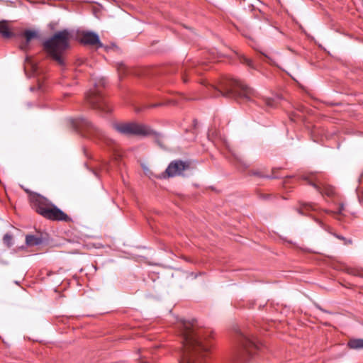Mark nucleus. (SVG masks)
I'll use <instances>...</instances> for the list:
<instances>
[{"mask_svg": "<svg viewBox=\"0 0 363 363\" xmlns=\"http://www.w3.org/2000/svg\"><path fill=\"white\" fill-rule=\"evenodd\" d=\"M178 328L183 345L179 363H206L213 347L212 331L196 320H182Z\"/></svg>", "mask_w": 363, "mask_h": 363, "instance_id": "1", "label": "nucleus"}, {"mask_svg": "<svg viewBox=\"0 0 363 363\" xmlns=\"http://www.w3.org/2000/svg\"><path fill=\"white\" fill-rule=\"evenodd\" d=\"M208 89L213 97L222 95L227 98L245 101H251L256 97V92L253 89L248 87L238 80L233 79H223L219 87L210 84Z\"/></svg>", "mask_w": 363, "mask_h": 363, "instance_id": "2", "label": "nucleus"}, {"mask_svg": "<svg viewBox=\"0 0 363 363\" xmlns=\"http://www.w3.org/2000/svg\"><path fill=\"white\" fill-rule=\"evenodd\" d=\"M72 33L67 29L55 33L43 43L44 50L60 65H64V52L69 47Z\"/></svg>", "mask_w": 363, "mask_h": 363, "instance_id": "3", "label": "nucleus"}, {"mask_svg": "<svg viewBox=\"0 0 363 363\" xmlns=\"http://www.w3.org/2000/svg\"><path fill=\"white\" fill-rule=\"evenodd\" d=\"M235 342L232 357L233 363L249 362L259 348L254 336L241 331L237 333Z\"/></svg>", "mask_w": 363, "mask_h": 363, "instance_id": "4", "label": "nucleus"}, {"mask_svg": "<svg viewBox=\"0 0 363 363\" xmlns=\"http://www.w3.org/2000/svg\"><path fill=\"white\" fill-rule=\"evenodd\" d=\"M72 126L82 135L99 145L111 146L113 141L108 138L103 130L86 118H79L72 120Z\"/></svg>", "mask_w": 363, "mask_h": 363, "instance_id": "5", "label": "nucleus"}, {"mask_svg": "<svg viewBox=\"0 0 363 363\" xmlns=\"http://www.w3.org/2000/svg\"><path fill=\"white\" fill-rule=\"evenodd\" d=\"M113 128L118 133L126 135H148L151 130L146 125L136 123H116Z\"/></svg>", "mask_w": 363, "mask_h": 363, "instance_id": "6", "label": "nucleus"}, {"mask_svg": "<svg viewBox=\"0 0 363 363\" xmlns=\"http://www.w3.org/2000/svg\"><path fill=\"white\" fill-rule=\"evenodd\" d=\"M86 101L93 108L105 113H108L111 111V108L108 106L106 99L97 86L94 87L93 90H91L86 95Z\"/></svg>", "mask_w": 363, "mask_h": 363, "instance_id": "7", "label": "nucleus"}, {"mask_svg": "<svg viewBox=\"0 0 363 363\" xmlns=\"http://www.w3.org/2000/svg\"><path fill=\"white\" fill-rule=\"evenodd\" d=\"M30 206L38 214L42 216L44 211H47L52 203L48 199L37 193L29 194Z\"/></svg>", "mask_w": 363, "mask_h": 363, "instance_id": "8", "label": "nucleus"}, {"mask_svg": "<svg viewBox=\"0 0 363 363\" xmlns=\"http://www.w3.org/2000/svg\"><path fill=\"white\" fill-rule=\"evenodd\" d=\"M24 70L26 74L29 77H38L37 79L38 89L44 91L42 78L40 77V70L38 64L32 59L31 57L27 56L24 64Z\"/></svg>", "mask_w": 363, "mask_h": 363, "instance_id": "9", "label": "nucleus"}, {"mask_svg": "<svg viewBox=\"0 0 363 363\" xmlns=\"http://www.w3.org/2000/svg\"><path fill=\"white\" fill-rule=\"evenodd\" d=\"M189 167V163L182 160L172 161L162 173V177H173L181 175L183 172Z\"/></svg>", "mask_w": 363, "mask_h": 363, "instance_id": "10", "label": "nucleus"}, {"mask_svg": "<svg viewBox=\"0 0 363 363\" xmlns=\"http://www.w3.org/2000/svg\"><path fill=\"white\" fill-rule=\"evenodd\" d=\"M42 216L50 220L65 221L67 223L72 221V218L69 216L53 203H52L51 206H50L47 211L43 212Z\"/></svg>", "mask_w": 363, "mask_h": 363, "instance_id": "11", "label": "nucleus"}, {"mask_svg": "<svg viewBox=\"0 0 363 363\" xmlns=\"http://www.w3.org/2000/svg\"><path fill=\"white\" fill-rule=\"evenodd\" d=\"M77 36L80 43L84 45L96 46L97 48L103 47L98 35L94 32L82 31L78 33Z\"/></svg>", "mask_w": 363, "mask_h": 363, "instance_id": "12", "label": "nucleus"}, {"mask_svg": "<svg viewBox=\"0 0 363 363\" xmlns=\"http://www.w3.org/2000/svg\"><path fill=\"white\" fill-rule=\"evenodd\" d=\"M22 36L24 39L21 42L19 48L25 52L30 48L31 44L34 40L39 38L38 33L33 30H26L22 33Z\"/></svg>", "mask_w": 363, "mask_h": 363, "instance_id": "13", "label": "nucleus"}, {"mask_svg": "<svg viewBox=\"0 0 363 363\" xmlns=\"http://www.w3.org/2000/svg\"><path fill=\"white\" fill-rule=\"evenodd\" d=\"M303 179L308 180L309 184L314 186V188H315L320 193L325 194L328 196H331L334 194L335 191L333 187L330 186H325L323 189H321L318 184L313 182L312 179L309 178L308 177H305Z\"/></svg>", "mask_w": 363, "mask_h": 363, "instance_id": "14", "label": "nucleus"}, {"mask_svg": "<svg viewBox=\"0 0 363 363\" xmlns=\"http://www.w3.org/2000/svg\"><path fill=\"white\" fill-rule=\"evenodd\" d=\"M0 34L5 39L11 38L14 33L11 31L9 23L6 21H0Z\"/></svg>", "mask_w": 363, "mask_h": 363, "instance_id": "15", "label": "nucleus"}, {"mask_svg": "<svg viewBox=\"0 0 363 363\" xmlns=\"http://www.w3.org/2000/svg\"><path fill=\"white\" fill-rule=\"evenodd\" d=\"M249 174L252 176H255L257 177H269V170L265 167H258L256 169H252L249 172Z\"/></svg>", "mask_w": 363, "mask_h": 363, "instance_id": "16", "label": "nucleus"}, {"mask_svg": "<svg viewBox=\"0 0 363 363\" xmlns=\"http://www.w3.org/2000/svg\"><path fill=\"white\" fill-rule=\"evenodd\" d=\"M42 242V238L38 236L27 235L26 237V245L29 247L39 245Z\"/></svg>", "mask_w": 363, "mask_h": 363, "instance_id": "17", "label": "nucleus"}, {"mask_svg": "<svg viewBox=\"0 0 363 363\" xmlns=\"http://www.w3.org/2000/svg\"><path fill=\"white\" fill-rule=\"evenodd\" d=\"M348 346L352 349H362L363 348L362 339H353L348 342Z\"/></svg>", "mask_w": 363, "mask_h": 363, "instance_id": "18", "label": "nucleus"}, {"mask_svg": "<svg viewBox=\"0 0 363 363\" xmlns=\"http://www.w3.org/2000/svg\"><path fill=\"white\" fill-rule=\"evenodd\" d=\"M240 62L241 63H243V64H246L248 67L252 68V69H256V67H255V65H254V62H252V60L250 58H247V57L245 56H242L240 57Z\"/></svg>", "mask_w": 363, "mask_h": 363, "instance_id": "19", "label": "nucleus"}, {"mask_svg": "<svg viewBox=\"0 0 363 363\" xmlns=\"http://www.w3.org/2000/svg\"><path fill=\"white\" fill-rule=\"evenodd\" d=\"M315 206L311 204H305L303 206V207L299 210V213L301 214L306 213V211H315Z\"/></svg>", "mask_w": 363, "mask_h": 363, "instance_id": "20", "label": "nucleus"}, {"mask_svg": "<svg viewBox=\"0 0 363 363\" xmlns=\"http://www.w3.org/2000/svg\"><path fill=\"white\" fill-rule=\"evenodd\" d=\"M251 46L258 52H259L266 59V61L270 64L271 58L262 50V48L257 45H251Z\"/></svg>", "mask_w": 363, "mask_h": 363, "instance_id": "21", "label": "nucleus"}, {"mask_svg": "<svg viewBox=\"0 0 363 363\" xmlns=\"http://www.w3.org/2000/svg\"><path fill=\"white\" fill-rule=\"evenodd\" d=\"M3 240H4V243L8 247H10L13 245V243H12L13 238L11 235H9V234L4 235Z\"/></svg>", "mask_w": 363, "mask_h": 363, "instance_id": "22", "label": "nucleus"}, {"mask_svg": "<svg viewBox=\"0 0 363 363\" xmlns=\"http://www.w3.org/2000/svg\"><path fill=\"white\" fill-rule=\"evenodd\" d=\"M117 69H118L120 76H121L122 74H125V73L126 72V67L123 64H118Z\"/></svg>", "mask_w": 363, "mask_h": 363, "instance_id": "23", "label": "nucleus"}, {"mask_svg": "<svg viewBox=\"0 0 363 363\" xmlns=\"http://www.w3.org/2000/svg\"><path fill=\"white\" fill-rule=\"evenodd\" d=\"M238 163L244 169H247L249 167V164L242 158L236 157Z\"/></svg>", "mask_w": 363, "mask_h": 363, "instance_id": "24", "label": "nucleus"}, {"mask_svg": "<svg viewBox=\"0 0 363 363\" xmlns=\"http://www.w3.org/2000/svg\"><path fill=\"white\" fill-rule=\"evenodd\" d=\"M190 74H191V71L189 73H188V74L186 72L182 73V80H183L184 83H187L188 82L187 75Z\"/></svg>", "mask_w": 363, "mask_h": 363, "instance_id": "25", "label": "nucleus"}, {"mask_svg": "<svg viewBox=\"0 0 363 363\" xmlns=\"http://www.w3.org/2000/svg\"><path fill=\"white\" fill-rule=\"evenodd\" d=\"M262 328H263V330H264L265 331H269V328H270V325L269 323H264Z\"/></svg>", "mask_w": 363, "mask_h": 363, "instance_id": "26", "label": "nucleus"}, {"mask_svg": "<svg viewBox=\"0 0 363 363\" xmlns=\"http://www.w3.org/2000/svg\"><path fill=\"white\" fill-rule=\"evenodd\" d=\"M344 209H345L344 205H343V204H341V205L340 206V208H339L338 211H337L336 213L342 214V211H344Z\"/></svg>", "mask_w": 363, "mask_h": 363, "instance_id": "27", "label": "nucleus"}, {"mask_svg": "<svg viewBox=\"0 0 363 363\" xmlns=\"http://www.w3.org/2000/svg\"><path fill=\"white\" fill-rule=\"evenodd\" d=\"M266 104L267 106H271L272 103H271V99H266Z\"/></svg>", "mask_w": 363, "mask_h": 363, "instance_id": "28", "label": "nucleus"}, {"mask_svg": "<svg viewBox=\"0 0 363 363\" xmlns=\"http://www.w3.org/2000/svg\"><path fill=\"white\" fill-rule=\"evenodd\" d=\"M34 89H35V87H30V90H31V91H33V90H34Z\"/></svg>", "mask_w": 363, "mask_h": 363, "instance_id": "29", "label": "nucleus"}]
</instances>
